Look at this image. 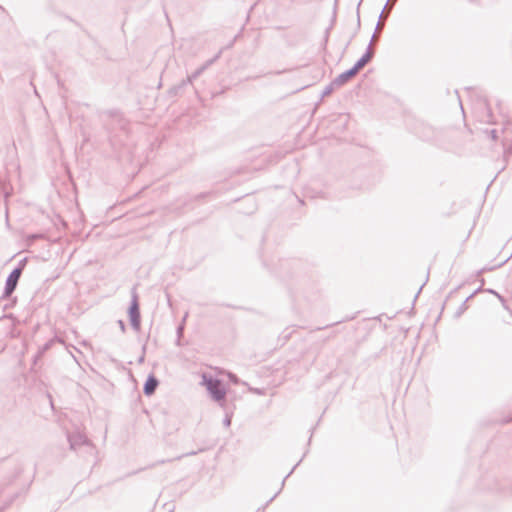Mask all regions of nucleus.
Here are the masks:
<instances>
[{
    "label": "nucleus",
    "instance_id": "f257e3e1",
    "mask_svg": "<svg viewBox=\"0 0 512 512\" xmlns=\"http://www.w3.org/2000/svg\"><path fill=\"white\" fill-rule=\"evenodd\" d=\"M203 382L214 400L221 401L225 398L226 391L220 380L203 375Z\"/></svg>",
    "mask_w": 512,
    "mask_h": 512
},
{
    "label": "nucleus",
    "instance_id": "f03ea898",
    "mask_svg": "<svg viewBox=\"0 0 512 512\" xmlns=\"http://www.w3.org/2000/svg\"><path fill=\"white\" fill-rule=\"evenodd\" d=\"M131 305L129 307V317L131 326L134 330L139 331L140 329V311L138 304V294L136 288L134 287L131 292Z\"/></svg>",
    "mask_w": 512,
    "mask_h": 512
},
{
    "label": "nucleus",
    "instance_id": "7ed1b4c3",
    "mask_svg": "<svg viewBox=\"0 0 512 512\" xmlns=\"http://www.w3.org/2000/svg\"><path fill=\"white\" fill-rule=\"evenodd\" d=\"M21 274L22 267L19 266L13 269V271L8 275L3 293L4 297H9L14 292V290L17 287L18 281L21 277Z\"/></svg>",
    "mask_w": 512,
    "mask_h": 512
},
{
    "label": "nucleus",
    "instance_id": "20e7f679",
    "mask_svg": "<svg viewBox=\"0 0 512 512\" xmlns=\"http://www.w3.org/2000/svg\"><path fill=\"white\" fill-rule=\"evenodd\" d=\"M369 59H370L369 55H366L363 58H361L351 70L341 74L336 79V83L341 85V84H344L346 81H348L350 78L354 77L366 65V63L369 61Z\"/></svg>",
    "mask_w": 512,
    "mask_h": 512
},
{
    "label": "nucleus",
    "instance_id": "39448f33",
    "mask_svg": "<svg viewBox=\"0 0 512 512\" xmlns=\"http://www.w3.org/2000/svg\"><path fill=\"white\" fill-rule=\"evenodd\" d=\"M68 441L70 444V448L72 450H76L78 447L82 445H90L87 437L81 432H74L68 435Z\"/></svg>",
    "mask_w": 512,
    "mask_h": 512
},
{
    "label": "nucleus",
    "instance_id": "423d86ee",
    "mask_svg": "<svg viewBox=\"0 0 512 512\" xmlns=\"http://www.w3.org/2000/svg\"><path fill=\"white\" fill-rule=\"evenodd\" d=\"M219 54H217L213 59L208 60L203 66L198 68L195 72H193L190 76H188L187 80L183 82V84H191L196 78H198L217 58Z\"/></svg>",
    "mask_w": 512,
    "mask_h": 512
},
{
    "label": "nucleus",
    "instance_id": "0eeeda50",
    "mask_svg": "<svg viewBox=\"0 0 512 512\" xmlns=\"http://www.w3.org/2000/svg\"><path fill=\"white\" fill-rule=\"evenodd\" d=\"M158 384H159L158 379L155 376L150 375L144 384V388H143L144 394L147 396L152 395L155 392Z\"/></svg>",
    "mask_w": 512,
    "mask_h": 512
},
{
    "label": "nucleus",
    "instance_id": "6e6552de",
    "mask_svg": "<svg viewBox=\"0 0 512 512\" xmlns=\"http://www.w3.org/2000/svg\"><path fill=\"white\" fill-rule=\"evenodd\" d=\"M183 330H184V326L183 325L178 326V328H177L178 338H180L183 335Z\"/></svg>",
    "mask_w": 512,
    "mask_h": 512
},
{
    "label": "nucleus",
    "instance_id": "1a4fd4ad",
    "mask_svg": "<svg viewBox=\"0 0 512 512\" xmlns=\"http://www.w3.org/2000/svg\"><path fill=\"white\" fill-rule=\"evenodd\" d=\"M230 424H231V419H230V417L227 415V416L225 417V419H224V425H225L226 427H229V426H230Z\"/></svg>",
    "mask_w": 512,
    "mask_h": 512
},
{
    "label": "nucleus",
    "instance_id": "9d476101",
    "mask_svg": "<svg viewBox=\"0 0 512 512\" xmlns=\"http://www.w3.org/2000/svg\"><path fill=\"white\" fill-rule=\"evenodd\" d=\"M118 323H119V326H120L121 330L124 332L125 331V324H124V322L122 320H119Z\"/></svg>",
    "mask_w": 512,
    "mask_h": 512
}]
</instances>
